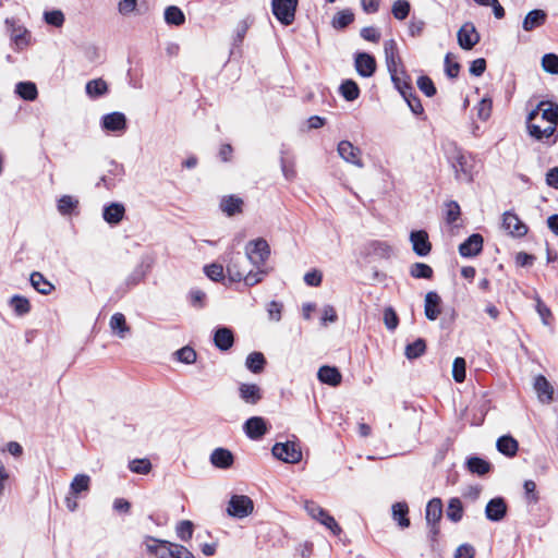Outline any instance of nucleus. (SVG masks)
I'll use <instances>...</instances> for the list:
<instances>
[{"label": "nucleus", "mask_w": 558, "mask_h": 558, "mask_svg": "<svg viewBox=\"0 0 558 558\" xmlns=\"http://www.w3.org/2000/svg\"><path fill=\"white\" fill-rule=\"evenodd\" d=\"M450 162L457 180L465 182L473 180L474 158L471 154L456 148L450 157Z\"/></svg>", "instance_id": "f257e3e1"}, {"label": "nucleus", "mask_w": 558, "mask_h": 558, "mask_svg": "<svg viewBox=\"0 0 558 558\" xmlns=\"http://www.w3.org/2000/svg\"><path fill=\"white\" fill-rule=\"evenodd\" d=\"M269 256L270 246L265 239L258 238L246 243L245 257L254 267L260 268L264 266Z\"/></svg>", "instance_id": "f03ea898"}, {"label": "nucleus", "mask_w": 558, "mask_h": 558, "mask_svg": "<svg viewBox=\"0 0 558 558\" xmlns=\"http://www.w3.org/2000/svg\"><path fill=\"white\" fill-rule=\"evenodd\" d=\"M304 508L308 515L314 520H317L320 524L326 526L332 532L333 535L338 536L342 532L341 527L337 523L333 517H331L324 508L317 505L315 501L306 500Z\"/></svg>", "instance_id": "7ed1b4c3"}, {"label": "nucleus", "mask_w": 558, "mask_h": 558, "mask_svg": "<svg viewBox=\"0 0 558 558\" xmlns=\"http://www.w3.org/2000/svg\"><path fill=\"white\" fill-rule=\"evenodd\" d=\"M272 456L286 463H299L302 460V450L296 441L276 442L271 449Z\"/></svg>", "instance_id": "20e7f679"}, {"label": "nucleus", "mask_w": 558, "mask_h": 558, "mask_svg": "<svg viewBox=\"0 0 558 558\" xmlns=\"http://www.w3.org/2000/svg\"><path fill=\"white\" fill-rule=\"evenodd\" d=\"M299 0H272L271 12L284 26L291 25L295 20Z\"/></svg>", "instance_id": "39448f33"}, {"label": "nucleus", "mask_w": 558, "mask_h": 558, "mask_svg": "<svg viewBox=\"0 0 558 558\" xmlns=\"http://www.w3.org/2000/svg\"><path fill=\"white\" fill-rule=\"evenodd\" d=\"M253 510L254 502L246 495H232L227 507V513L236 519L248 517Z\"/></svg>", "instance_id": "423d86ee"}, {"label": "nucleus", "mask_w": 558, "mask_h": 558, "mask_svg": "<svg viewBox=\"0 0 558 558\" xmlns=\"http://www.w3.org/2000/svg\"><path fill=\"white\" fill-rule=\"evenodd\" d=\"M225 262H227L226 269L229 279L233 282L242 281L243 274L246 271V267L243 266L246 263V257L240 252H231Z\"/></svg>", "instance_id": "0eeeda50"}, {"label": "nucleus", "mask_w": 558, "mask_h": 558, "mask_svg": "<svg viewBox=\"0 0 558 558\" xmlns=\"http://www.w3.org/2000/svg\"><path fill=\"white\" fill-rule=\"evenodd\" d=\"M101 128L107 132L122 135L128 129V120L124 113L114 111L101 118Z\"/></svg>", "instance_id": "6e6552de"}, {"label": "nucleus", "mask_w": 558, "mask_h": 558, "mask_svg": "<svg viewBox=\"0 0 558 558\" xmlns=\"http://www.w3.org/2000/svg\"><path fill=\"white\" fill-rule=\"evenodd\" d=\"M541 120L546 123L544 125L543 135L551 136L556 133L558 124V104L547 101L546 106L541 109Z\"/></svg>", "instance_id": "1a4fd4ad"}, {"label": "nucleus", "mask_w": 558, "mask_h": 558, "mask_svg": "<svg viewBox=\"0 0 558 558\" xmlns=\"http://www.w3.org/2000/svg\"><path fill=\"white\" fill-rule=\"evenodd\" d=\"M457 37L459 46L464 50H471L481 39L476 27L471 22H466L460 27Z\"/></svg>", "instance_id": "9d476101"}, {"label": "nucleus", "mask_w": 558, "mask_h": 558, "mask_svg": "<svg viewBox=\"0 0 558 558\" xmlns=\"http://www.w3.org/2000/svg\"><path fill=\"white\" fill-rule=\"evenodd\" d=\"M338 155L349 163L356 166L357 168H363L364 163L361 158V149L354 146L349 141H341L337 147Z\"/></svg>", "instance_id": "9b49d317"}, {"label": "nucleus", "mask_w": 558, "mask_h": 558, "mask_svg": "<svg viewBox=\"0 0 558 558\" xmlns=\"http://www.w3.org/2000/svg\"><path fill=\"white\" fill-rule=\"evenodd\" d=\"M5 26L16 49H23L28 45L29 33L24 26L16 24L14 19H7Z\"/></svg>", "instance_id": "f8f14e48"}, {"label": "nucleus", "mask_w": 558, "mask_h": 558, "mask_svg": "<svg viewBox=\"0 0 558 558\" xmlns=\"http://www.w3.org/2000/svg\"><path fill=\"white\" fill-rule=\"evenodd\" d=\"M410 242L413 252L421 257L427 256L432 251V243L425 230H416L410 233Z\"/></svg>", "instance_id": "ddd939ff"}, {"label": "nucleus", "mask_w": 558, "mask_h": 558, "mask_svg": "<svg viewBox=\"0 0 558 558\" xmlns=\"http://www.w3.org/2000/svg\"><path fill=\"white\" fill-rule=\"evenodd\" d=\"M384 52L389 73H393L399 69H403L402 61L399 56L398 45L395 39H389L385 41Z\"/></svg>", "instance_id": "4468645a"}, {"label": "nucleus", "mask_w": 558, "mask_h": 558, "mask_svg": "<svg viewBox=\"0 0 558 558\" xmlns=\"http://www.w3.org/2000/svg\"><path fill=\"white\" fill-rule=\"evenodd\" d=\"M267 429V422L262 416H252L243 425L245 435L253 440L262 438Z\"/></svg>", "instance_id": "2eb2a0df"}, {"label": "nucleus", "mask_w": 558, "mask_h": 558, "mask_svg": "<svg viewBox=\"0 0 558 558\" xmlns=\"http://www.w3.org/2000/svg\"><path fill=\"white\" fill-rule=\"evenodd\" d=\"M354 66L362 77H371L376 71V60L367 52H357L354 58Z\"/></svg>", "instance_id": "dca6fc26"}, {"label": "nucleus", "mask_w": 558, "mask_h": 558, "mask_svg": "<svg viewBox=\"0 0 558 558\" xmlns=\"http://www.w3.org/2000/svg\"><path fill=\"white\" fill-rule=\"evenodd\" d=\"M507 504L502 497L490 499L485 507V515L487 520L493 522L501 521L507 514Z\"/></svg>", "instance_id": "f3484780"}, {"label": "nucleus", "mask_w": 558, "mask_h": 558, "mask_svg": "<svg viewBox=\"0 0 558 558\" xmlns=\"http://www.w3.org/2000/svg\"><path fill=\"white\" fill-rule=\"evenodd\" d=\"M502 227L513 236H523L527 233V227L520 218L511 211H506L502 216Z\"/></svg>", "instance_id": "a211bd4d"}, {"label": "nucleus", "mask_w": 558, "mask_h": 558, "mask_svg": "<svg viewBox=\"0 0 558 558\" xmlns=\"http://www.w3.org/2000/svg\"><path fill=\"white\" fill-rule=\"evenodd\" d=\"M239 397L244 403L255 405L263 399V390L256 384L242 383L239 386Z\"/></svg>", "instance_id": "6ab92c4d"}, {"label": "nucleus", "mask_w": 558, "mask_h": 558, "mask_svg": "<svg viewBox=\"0 0 558 558\" xmlns=\"http://www.w3.org/2000/svg\"><path fill=\"white\" fill-rule=\"evenodd\" d=\"M482 248L483 236L480 233H473L459 245V253L463 257H473L478 255Z\"/></svg>", "instance_id": "aec40b11"}, {"label": "nucleus", "mask_w": 558, "mask_h": 558, "mask_svg": "<svg viewBox=\"0 0 558 558\" xmlns=\"http://www.w3.org/2000/svg\"><path fill=\"white\" fill-rule=\"evenodd\" d=\"M441 299L435 291H429L425 295L424 314L428 320H436L440 314Z\"/></svg>", "instance_id": "412c9836"}, {"label": "nucleus", "mask_w": 558, "mask_h": 558, "mask_svg": "<svg viewBox=\"0 0 558 558\" xmlns=\"http://www.w3.org/2000/svg\"><path fill=\"white\" fill-rule=\"evenodd\" d=\"M547 20V13L541 9H534L530 11L522 23V28L525 32H531L545 24Z\"/></svg>", "instance_id": "4be33fe9"}, {"label": "nucleus", "mask_w": 558, "mask_h": 558, "mask_svg": "<svg viewBox=\"0 0 558 558\" xmlns=\"http://www.w3.org/2000/svg\"><path fill=\"white\" fill-rule=\"evenodd\" d=\"M214 343L221 351L229 350L234 343L232 330L228 327L217 328L214 333Z\"/></svg>", "instance_id": "5701e85b"}, {"label": "nucleus", "mask_w": 558, "mask_h": 558, "mask_svg": "<svg viewBox=\"0 0 558 558\" xmlns=\"http://www.w3.org/2000/svg\"><path fill=\"white\" fill-rule=\"evenodd\" d=\"M395 87L399 90L402 96H411L413 87L410 83V77L405 73L404 69H399L393 73H389Z\"/></svg>", "instance_id": "b1692460"}, {"label": "nucleus", "mask_w": 558, "mask_h": 558, "mask_svg": "<svg viewBox=\"0 0 558 558\" xmlns=\"http://www.w3.org/2000/svg\"><path fill=\"white\" fill-rule=\"evenodd\" d=\"M233 461L232 452L225 448H216L210 454V463L218 469H229Z\"/></svg>", "instance_id": "393cba45"}, {"label": "nucleus", "mask_w": 558, "mask_h": 558, "mask_svg": "<svg viewBox=\"0 0 558 558\" xmlns=\"http://www.w3.org/2000/svg\"><path fill=\"white\" fill-rule=\"evenodd\" d=\"M317 377L323 384L336 387L340 385L342 376L337 367L324 365L318 369Z\"/></svg>", "instance_id": "a878e982"}, {"label": "nucleus", "mask_w": 558, "mask_h": 558, "mask_svg": "<svg viewBox=\"0 0 558 558\" xmlns=\"http://www.w3.org/2000/svg\"><path fill=\"white\" fill-rule=\"evenodd\" d=\"M125 208L121 203H111L105 206L102 211L104 220L110 225H118L124 217Z\"/></svg>", "instance_id": "bb28decb"}, {"label": "nucleus", "mask_w": 558, "mask_h": 558, "mask_svg": "<svg viewBox=\"0 0 558 558\" xmlns=\"http://www.w3.org/2000/svg\"><path fill=\"white\" fill-rule=\"evenodd\" d=\"M29 281L32 287L43 295H48L54 290V286L39 271H33Z\"/></svg>", "instance_id": "cd10ccee"}, {"label": "nucleus", "mask_w": 558, "mask_h": 558, "mask_svg": "<svg viewBox=\"0 0 558 558\" xmlns=\"http://www.w3.org/2000/svg\"><path fill=\"white\" fill-rule=\"evenodd\" d=\"M496 447L500 453L507 457H514L518 452L519 444L512 436L505 435L497 439Z\"/></svg>", "instance_id": "c85d7f7f"}, {"label": "nucleus", "mask_w": 558, "mask_h": 558, "mask_svg": "<svg viewBox=\"0 0 558 558\" xmlns=\"http://www.w3.org/2000/svg\"><path fill=\"white\" fill-rule=\"evenodd\" d=\"M534 389L542 401L549 402L553 400L554 389L545 376L538 375L535 377Z\"/></svg>", "instance_id": "c756f323"}, {"label": "nucleus", "mask_w": 558, "mask_h": 558, "mask_svg": "<svg viewBox=\"0 0 558 558\" xmlns=\"http://www.w3.org/2000/svg\"><path fill=\"white\" fill-rule=\"evenodd\" d=\"M243 201L234 195L225 196L220 202V209L229 217L242 211Z\"/></svg>", "instance_id": "7c9ffc66"}, {"label": "nucleus", "mask_w": 558, "mask_h": 558, "mask_svg": "<svg viewBox=\"0 0 558 558\" xmlns=\"http://www.w3.org/2000/svg\"><path fill=\"white\" fill-rule=\"evenodd\" d=\"M392 519L398 522V525L401 529H407L410 526V519L408 518L409 507L407 502H396L392 505Z\"/></svg>", "instance_id": "2f4dec72"}, {"label": "nucleus", "mask_w": 558, "mask_h": 558, "mask_svg": "<svg viewBox=\"0 0 558 558\" xmlns=\"http://www.w3.org/2000/svg\"><path fill=\"white\" fill-rule=\"evenodd\" d=\"M266 359L262 352H252L246 356L245 366L253 374H259L264 371Z\"/></svg>", "instance_id": "473e14b6"}, {"label": "nucleus", "mask_w": 558, "mask_h": 558, "mask_svg": "<svg viewBox=\"0 0 558 558\" xmlns=\"http://www.w3.org/2000/svg\"><path fill=\"white\" fill-rule=\"evenodd\" d=\"M110 328L121 339L125 338L130 331L125 316L122 313H114L110 318Z\"/></svg>", "instance_id": "72a5a7b5"}, {"label": "nucleus", "mask_w": 558, "mask_h": 558, "mask_svg": "<svg viewBox=\"0 0 558 558\" xmlns=\"http://www.w3.org/2000/svg\"><path fill=\"white\" fill-rule=\"evenodd\" d=\"M427 523H438L442 517V502L439 498H433L426 506Z\"/></svg>", "instance_id": "f704fd0d"}, {"label": "nucleus", "mask_w": 558, "mask_h": 558, "mask_svg": "<svg viewBox=\"0 0 558 558\" xmlns=\"http://www.w3.org/2000/svg\"><path fill=\"white\" fill-rule=\"evenodd\" d=\"M543 130L544 126L541 125L538 122L527 125V133L532 138L548 146L554 145L557 142V135L553 134L551 136L545 137L543 135Z\"/></svg>", "instance_id": "c9c22d12"}, {"label": "nucleus", "mask_w": 558, "mask_h": 558, "mask_svg": "<svg viewBox=\"0 0 558 558\" xmlns=\"http://www.w3.org/2000/svg\"><path fill=\"white\" fill-rule=\"evenodd\" d=\"M468 470L476 475L483 476L490 471V463L480 457H471L466 461Z\"/></svg>", "instance_id": "e433bc0d"}, {"label": "nucleus", "mask_w": 558, "mask_h": 558, "mask_svg": "<svg viewBox=\"0 0 558 558\" xmlns=\"http://www.w3.org/2000/svg\"><path fill=\"white\" fill-rule=\"evenodd\" d=\"M165 21L169 25L181 26L185 23V15L179 7L169 5L165 10Z\"/></svg>", "instance_id": "4c0bfd02"}, {"label": "nucleus", "mask_w": 558, "mask_h": 558, "mask_svg": "<svg viewBox=\"0 0 558 558\" xmlns=\"http://www.w3.org/2000/svg\"><path fill=\"white\" fill-rule=\"evenodd\" d=\"M15 93L24 100H35L38 92L35 83L33 82H20L15 85Z\"/></svg>", "instance_id": "58836bf2"}, {"label": "nucleus", "mask_w": 558, "mask_h": 558, "mask_svg": "<svg viewBox=\"0 0 558 558\" xmlns=\"http://www.w3.org/2000/svg\"><path fill=\"white\" fill-rule=\"evenodd\" d=\"M85 90L89 97L97 98L108 92V85L102 78H95L86 83Z\"/></svg>", "instance_id": "ea45409f"}, {"label": "nucleus", "mask_w": 558, "mask_h": 558, "mask_svg": "<svg viewBox=\"0 0 558 558\" xmlns=\"http://www.w3.org/2000/svg\"><path fill=\"white\" fill-rule=\"evenodd\" d=\"M90 486V477L87 474H77L74 476L70 484V493L78 495L83 492H88Z\"/></svg>", "instance_id": "a19ab883"}, {"label": "nucleus", "mask_w": 558, "mask_h": 558, "mask_svg": "<svg viewBox=\"0 0 558 558\" xmlns=\"http://www.w3.org/2000/svg\"><path fill=\"white\" fill-rule=\"evenodd\" d=\"M10 306L13 308L16 315L23 316L29 313L31 303L28 299L23 295L15 294L9 301Z\"/></svg>", "instance_id": "79ce46f5"}, {"label": "nucleus", "mask_w": 558, "mask_h": 558, "mask_svg": "<svg viewBox=\"0 0 558 558\" xmlns=\"http://www.w3.org/2000/svg\"><path fill=\"white\" fill-rule=\"evenodd\" d=\"M446 514L447 518L454 523L461 521L463 517V506L458 497L449 500Z\"/></svg>", "instance_id": "37998d69"}, {"label": "nucleus", "mask_w": 558, "mask_h": 558, "mask_svg": "<svg viewBox=\"0 0 558 558\" xmlns=\"http://www.w3.org/2000/svg\"><path fill=\"white\" fill-rule=\"evenodd\" d=\"M340 93L345 100L353 101L359 98L360 88L354 81L345 80L340 85Z\"/></svg>", "instance_id": "c03bdc74"}, {"label": "nucleus", "mask_w": 558, "mask_h": 558, "mask_svg": "<svg viewBox=\"0 0 558 558\" xmlns=\"http://www.w3.org/2000/svg\"><path fill=\"white\" fill-rule=\"evenodd\" d=\"M354 21V14L351 10H342L336 13L331 25L336 29H343Z\"/></svg>", "instance_id": "a18cd8bd"}, {"label": "nucleus", "mask_w": 558, "mask_h": 558, "mask_svg": "<svg viewBox=\"0 0 558 558\" xmlns=\"http://www.w3.org/2000/svg\"><path fill=\"white\" fill-rule=\"evenodd\" d=\"M78 201L71 195H63L58 199V211L63 215H71L77 207Z\"/></svg>", "instance_id": "49530a36"}, {"label": "nucleus", "mask_w": 558, "mask_h": 558, "mask_svg": "<svg viewBox=\"0 0 558 558\" xmlns=\"http://www.w3.org/2000/svg\"><path fill=\"white\" fill-rule=\"evenodd\" d=\"M425 350H426V342H425V340L422 339V338H418L414 342L409 343L405 347L404 354H405L407 359L413 360V359H417L421 355H423Z\"/></svg>", "instance_id": "de8ad7c7"}, {"label": "nucleus", "mask_w": 558, "mask_h": 558, "mask_svg": "<svg viewBox=\"0 0 558 558\" xmlns=\"http://www.w3.org/2000/svg\"><path fill=\"white\" fill-rule=\"evenodd\" d=\"M433 268L424 263H414L410 267V275L416 279H432Z\"/></svg>", "instance_id": "09e8293b"}, {"label": "nucleus", "mask_w": 558, "mask_h": 558, "mask_svg": "<svg viewBox=\"0 0 558 558\" xmlns=\"http://www.w3.org/2000/svg\"><path fill=\"white\" fill-rule=\"evenodd\" d=\"M155 545H147V549L157 555L159 558H170V554H169V550H170V542L168 541H158V539H155V538H150Z\"/></svg>", "instance_id": "8fccbe9b"}, {"label": "nucleus", "mask_w": 558, "mask_h": 558, "mask_svg": "<svg viewBox=\"0 0 558 558\" xmlns=\"http://www.w3.org/2000/svg\"><path fill=\"white\" fill-rule=\"evenodd\" d=\"M411 10L410 2L407 0H397L393 2L391 12L395 19L403 21L408 17Z\"/></svg>", "instance_id": "3c124183"}, {"label": "nucleus", "mask_w": 558, "mask_h": 558, "mask_svg": "<svg viewBox=\"0 0 558 558\" xmlns=\"http://www.w3.org/2000/svg\"><path fill=\"white\" fill-rule=\"evenodd\" d=\"M149 269L148 265L141 264L134 268V270L126 278V284L134 287L138 284L147 275Z\"/></svg>", "instance_id": "603ef678"}, {"label": "nucleus", "mask_w": 558, "mask_h": 558, "mask_svg": "<svg viewBox=\"0 0 558 558\" xmlns=\"http://www.w3.org/2000/svg\"><path fill=\"white\" fill-rule=\"evenodd\" d=\"M129 469L136 474H148L151 470V463L148 459H134L130 461Z\"/></svg>", "instance_id": "864d4df0"}, {"label": "nucleus", "mask_w": 558, "mask_h": 558, "mask_svg": "<svg viewBox=\"0 0 558 558\" xmlns=\"http://www.w3.org/2000/svg\"><path fill=\"white\" fill-rule=\"evenodd\" d=\"M178 361L184 364H193L196 361V352L193 348L186 345L174 352Z\"/></svg>", "instance_id": "5fc2aeb1"}, {"label": "nucleus", "mask_w": 558, "mask_h": 558, "mask_svg": "<svg viewBox=\"0 0 558 558\" xmlns=\"http://www.w3.org/2000/svg\"><path fill=\"white\" fill-rule=\"evenodd\" d=\"M542 68L550 74H558V56L555 53H546L542 58Z\"/></svg>", "instance_id": "6e6d98bb"}, {"label": "nucleus", "mask_w": 558, "mask_h": 558, "mask_svg": "<svg viewBox=\"0 0 558 558\" xmlns=\"http://www.w3.org/2000/svg\"><path fill=\"white\" fill-rule=\"evenodd\" d=\"M193 523L189 520L179 522L175 529L178 537L183 542L190 541L193 536Z\"/></svg>", "instance_id": "4d7b16f0"}, {"label": "nucleus", "mask_w": 558, "mask_h": 558, "mask_svg": "<svg viewBox=\"0 0 558 558\" xmlns=\"http://www.w3.org/2000/svg\"><path fill=\"white\" fill-rule=\"evenodd\" d=\"M465 360L456 357L452 364V377L457 383H463L465 379Z\"/></svg>", "instance_id": "13d9d810"}, {"label": "nucleus", "mask_w": 558, "mask_h": 558, "mask_svg": "<svg viewBox=\"0 0 558 558\" xmlns=\"http://www.w3.org/2000/svg\"><path fill=\"white\" fill-rule=\"evenodd\" d=\"M524 497L527 504L535 505L539 500V496L536 492V484L532 480H526L523 484Z\"/></svg>", "instance_id": "bf43d9fd"}, {"label": "nucleus", "mask_w": 558, "mask_h": 558, "mask_svg": "<svg viewBox=\"0 0 558 558\" xmlns=\"http://www.w3.org/2000/svg\"><path fill=\"white\" fill-rule=\"evenodd\" d=\"M533 299L535 300L536 303L535 310L538 313L539 317L542 318V322L544 323V325H548L549 318L551 317V312L549 307L542 301L541 296L537 293H535Z\"/></svg>", "instance_id": "052dcab7"}, {"label": "nucleus", "mask_w": 558, "mask_h": 558, "mask_svg": "<svg viewBox=\"0 0 558 558\" xmlns=\"http://www.w3.org/2000/svg\"><path fill=\"white\" fill-rule=\"evenodd\" d=\"M44 20L49 25L60 27L64 23V14L60 10L46 11L44 13Z\"/></svg>", "instance_id": "680f3d73"}, {"label": "nucleus", "mask_w": 558, "mask_h": 558, "mask_svg": "<svg viewBox=\"0 0 558 558\" xmlns=\"http://www.w3.org/2000/svg\"><path fill=\"white\" fill-rule=\"evenodd\" d=\"M206 276L213 281H220L223 279V267L220 264L213 263L204 267Z\"/></svg>", "instance_id": "e2e57ef3"}, {"label": "nucleus", "mask_w": 558, "mask_h": 558, "mask_svg": "<svg viewBox=\"0 0 558 558\" xmlns=\"http://www.w3.org/2000/svg\"><path fill=\"white\" fill-rule=\"evenodd\" d=\"M417 87L427 97H433L437 92L433 81L426 75H422L417 78Z\"/></svg>", "instance_id": "0e129e2a"}, {"label": "nucleus", "mask_w": 558, "mask_h": 558, "mask_svg": "<svg viewBox=\"0 0 558 558\" xmlns=\"http://www.w3.org/2000/svg\"><path fill=\"white\" fill-rule=\"evenodd\" d=\"M493 101L489 98H483L475 107L478 119L486 121L492 113Z\"/></svg>", "instance_id": "69168bd1"}, {"label": "nucleus", "mask_w": 558, "mask_h": 558, "mask_svg": "<svg viewBox=\"0 0 558 558\" xmlns=\"http://www.w3.org/2000/svg\"><path fill=\"white\" fill-rule=\"evenodd\" d=\"M257 269V271L250 270L243 274L242 280L246 286L253 287L263 280L264 276L266 275V271L260 268Z\"/></svg>", "instance_id": "338daca9"}, {"label": "nucleus", "mask_w": 558, "mask_h": 558, "mask_svg": "<svg viewBox=\"0 0 558 558\" xmlns=\"http://www.w3.org/2000/svg\"><path fill=\"white\" fill-rule=\"evenodd\" d=\"M169 548L170 558H194L192 551L183 545L172 543Z\"/></svg>", "instance_id": "774afa93"}]
</instances>
